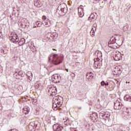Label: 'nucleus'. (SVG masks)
I'll list each match as a JSON object with an SVG mask.
<instances>
[{"label":"nucleus","instance_id":"obj_1","mask_svg":"<svg viewBox=\"0 0 131 131\" xmlns=\"http://www.w3.org/2000/svg\"><path fill=\"white\" fill-rule=\"evenodd\" d=\"M63 57L59 56H58V54H54L53 55L52 62L53 64H55V65H59V64H61V63L63 62Z\"/></svg>","mask_w":131,"mask_h":131},{"label":"nucleus","instance_id":"obj_2","mask_svg":"<svg viewBox=\"0 0 131 131\" xmlns=\"http://www.w3.org/2000/svg\"><path fill=\"white\" fill-rule=\"evenodd\" d=\"M58 10L65 14L67 12V5L65 3H62L58 7Z\"/></svg>","mask_w":131,"mask_h":131},{"label":"nucleus","instance_id":"obj_3","mask_svg":"<svg viewBox=\"0 0 131 131\" xmlns=\"http://www.w3.org/2000/svg\"><path fill=\"white\" fill-rule=\"evenodd\" d=\"M54 100H55V103L56 102L58 107H60L62 104H63V97L61 96L56 97Z\"/></svg>","mask_w":131,"mask_h":131},{"label":"nucleus","instance_id":"obj_4","mask_svg":"<svg viewBox=\"0 0 131 131\" xmlns=\"http://www.w3.org/2000/svg\"><path fill=\"white\" fill-rule=\"evenodd\" d=\"M52 80L54 83H60V80H61V77L58 75H53Z\"/></svg>","mask_w":131,"mask_h":131},{"label":"nucleus","instance_id":"obj_5","mask_svg":"<svg viewBox=\"0 0 131 131\" xmlns=\"http://www.w3.org/2000/svg\"><path fill=\"white\" fill-rule=\"evenodd\" d=\"M121 107H122V103L119 101L117 100L114 102V108L115 110H119V109H121Z\"/></svg>","mask_w":131,"mask_h":131},{"label":"nucleus","instance_id":"obj_6","mask_svg":"<svg viewBox=\"0 0 131 131\" xmlns=\"http://www.w3.org/2000/svg\"><path fill=\"white\" fill-rule=\"evenodd\" d=\"M116 40L112 38L108 41V47L111 48V49H116V46H115Z\"/></svg>","mask_w":131,"mask_h":131},{"label":"nucleus","instance_id":"obj_7","mask_svg":"<svg viewBox=\"0 0 131 131\" xmlns=\"http://www.w3.org/2000/svg\"><path fill=\"white\" fill-rule=\"evenodd\" d=\"M53 128L54 131H62L63 130V126L58 124H54L53 125Z\"/></svg>","mask_w":131,"mask_h":131},{"label":"nucleus","instance_id":"obj_8","mask_svg":"<svg viewBox=\"0 0 131 131\" xmlns=\"http://www.w3.org/2000/svg\"><path fill=\"white\" fill-rule=\"evenodd\" d=\"M97 31V24H94L93 27L92 28V30L90 32V34L92 37L95 36V32Z\"/></svg>","mask_w":131,"mask_h":131},{"label":"nucleus","instance_id":"obj_9","mask_svg":"<svg viewBox=\"0 0 131 131\" xmlns=\"http://www.w3.org/2000/svg\"><path fill=\"white\" fill-rule=\"evenodd\" d=\"M122 69H120V68H119L118 67H116L115 68V70H114V72H115V73H114V74H115L116 75H118L120 74L121 73V72H122Z\"/></svg>","mask_w":131,"mask_h":131},{"label":"nucleus","instance_id":"obj_10","mask_svg":"<svg viewBox=\"0 0 131 131\" xmlns=\"http://www.w3.org/2000/svg\"><path fill=\"white\" fill-rule=\"evenodd\" d=\"M115 61H119L120 60L122 59V55L121 54H116L114 57H113Z\"/></svg>","mask_w":131,"mask_h":131},{"label":"nucleus","instance_id":"obj_11","mask_svg":"<svg viewBox=\"0 0 131 131\" xmlns=\"http://www.w3.org/2000/svg\"><path fill=\"white\" fill-rule=\"evenodd\" d=\"M98 59H96V60H94L95 62H94V64L95 65V67L96 68H99V67H101V65H102V63L101 62H100V61H99L98 60Z\"/></svg>","mask_w":131,"mask_h":131},{"label":"nucleus","instance_id":"obj_12","mask_svg":"<svg viewBox=\"0 0 131 131\" xmlns=\"http://www.w3.org/2000/svg\"><path fill=\"white\" fill-rule=\"evenodd\" d=\"M124 100L125 101H128V102H131V96L130 95L127 94L124 96Z\"/></svg>","mask_w":131,"mask_h":131},{"label":"nucleus","instance_id":"obj_13","mask_svg":"<svg viewBox=\"0 0 131 131\" xmlns=\"http://www.w3.org/2000/svg\"><path fill=\"white\" fill-rule=\"evenodd\" d=\"M34 6H35V7H37L38 8L41 7V4L40 3V1L35 0Z\"/></svg>","mask_w":131,"mask_h":131},{"label":"nucleus","instance_id":"obj_14","mask_svg":"<svg viewBox=\"0 0 131 131\" xmlns=\"http://www.w3.org/2000/svg\"><path fill=\"white\" fill-rule=\"evenodd\" d=\"M59 106L57 104V102H55V99L53 100V103L52 105V108L54 109V110H57V108H58Z\"/></svg>","mask_w":131,"mask_h":131},{"label":"nucleus","instance_id":"obj_15","mask_svg":"<svg viewBox=\"0 0 131 131\" xmlns=\"http://www.w3.org/2000/svg\"><path fill=\"white\" fill-rule=\"evenodd\" d=\"M18 46H22L25 43V38H21L19 41L18 42Z\"/></svg>","mask_w":131,"mask_h":131},{"label":"nucleus","instance_id":"obj_16","mask_svg":"<svg viewBox=\"0 0 131 131\" xmlns=\"http://www.w3.org/2000/svg\"><path fill=\"white\" fill-rule=\"evenodd\" d=\"M42 23L43 25H46V27H49L50 25H51V24L48 22V20H45Z\"/></svg>","mask_w":131,"mask_h":131},{"label":"nucleus","instance_id":"obj_17","mask_svg":"<svg viewBox=\"0 0 131 131\" xmlns=\"http://www.w3.org/2000/svg\"><path fill=\"white\" fill-rule=\"evenodd\" d=\"M24 111H26V113H25V114H28L29 112H30V109L28 107H25L24 108Z\"/></svg>","mask_w":131,"mask_h":131},{"label":"nucleus","instance_id":"obj_18","mask_svg":"<svg viewBox=\"0 0 131 131\" xmlns=\"http://www.w3.org/2000/svg\"><path fill=\"white\" fill-rule=\"evenodd\" d=\"M63 123L65 125H70V121L69 120V119L68 118L63 122Z\"/></svg>","mask_w":131,"mask_h":131},{"label":"nucleus","instance_id":"obj_19","mask_svg":"<svg viewBox=\"0 0 131 131\" xmlns=\"http://www.w3.org/2000/svg\"><path fill=\"white\" fill-rule=\"evenodd\" d=\"M105 112H101L100 113H99V116L100 117H103V118H105Z\"/></svg>","mask_w":131,"mask_h":131},{"label":"nucleus","instance_id":"obj_20","mask_svg":"<svg viewBox=\"0 0 131 131\" xmlns=\"http://www.w3.org/2000/svg\"><path fill=\"white\" fill-rule=\"evenodd\" d=\"M96 54H97L98 58H101L102 57V52L101 51H97L96 52Z\"/></svg>","mask_w":131,"mask_h":131},{"label":"nucleus","instance_id":"obj_21","mask_svg":"<svg viewBox=\"0 0 131 131\" xmlns=\"http://www.w3.org/2000/svg\"><path fill=\"white\" fill-rule=\"evenodd\" d=\"M106 117V118H109L110 117V113L106 112L104 115V118Z\"/></svg>","mask_w":131,"mask_h":131},{"label":"nucleus","instance_id":"obj_22","mask_svg":"<svg viewBox=\"0 0 131 131\" xmlns=\"http://www.w3.org/2000/svg\"><path fill=\"white\" fill-rule=\"evenodd\" d=\"M95 17H96V15H95L94 13H93L91 15V16L89 17V20H91L90 19V18H91L92 20H94V19H95Z\"/></svg>","mask_w":131,"mask_h":131},{"label":"nucleus","instance_id":"obj_23","mask_svg":"<svg viewBox=\"0 0 131 131\" xmlns=\"http://www.w3.org/2000/svg\"><path fill=\"white\" fill-rule=\"evenodd\" d=\"M30 49L32 51V52H36V48H35V46L31 47Z\"/></svg>","mask_w":131,"mask_h":131},{"label":"nucleus","instance_id":"obj_24","mask_svg":"<svg viewBox=\"0 0 131 131\" xmlns=\"http://www.w3.org/2000/svg\"><path fill=\"white\" fill-rule=\"evenodd\" d=\"M123 30L125 32V31H127L128 30V26H125L123 28Z\"/></svg>","mask_w":131,"mask_h":131},{"label":"nucleus","instance_id":"obj_25","mask_svg":"<svg viewBox=\"0 0 131 131\" xmlns=\"http://www.w3.org/2000/svg\"><path fill=\"white\" fill-rule=\"evenodd\" d=\"M36 24L37 27H40L41 25V23L40 22V21H36Z\"/></svg>","mask_w":131,"mask_h":131},{"label":"nucleus","instance_id":"obj_26","mask_svg":"<svg viewBox=\"0 0 131 131\" xmlns=\"http://www.w3.org/2000/svg\"><path fill=\"white\" fill-rule=\"evenodd\" d=\"M94 76H95V75H94V73L91 72L90 76L89 77V79H93V78H94Z\"/></svg>","mask_w":131,"mask_h":131},{"label":"nucleus","instance_id":"obj_27","mask_svg":"<svg viewBox=\"0 0 131 131\" xmlns=\"http://www.w3.org/2000/svg\"><path fill=\"white\" fill-rule=\"evenodd\" d=\"M91 73H92V72L88 73L86 74V77L87 79H89L90 78V76H91Z\"/></svg>","mask_w":131,"mask_h":131},{"label":"nucleus","instance_id":"obj_28","mask_svg":"<svg viewBox=\"0 0 131 131\" xmlns=\"http://www.w3.org/2000/svg\"><path fill=\"white\" fill-rule=\"evenodd\" d=\"M15 36H12L11 39V41L12 42H13V43H15Z\"/></svg>","mask_w":131,"mask_h":131},{"label":"nucleus","instance_id":"obj_29","mask_svg":"<svg viewBox=\"0 0 131 131\" xmlns=\"http://www.w3.org/2000/svg\"><path fill=\"white\" fill-rule=\"evenodd\" d=\"M15 43H17V42L19 41V37H18V36H16L15 37Z\"/></svg>","mask_w":131,"mask_h":131},{"label":"nucleus","instance_id":"obj_30","mask_svg":"<svg viewBox=\"0 0 131 131\" xmlns=\"http://www.w3.org/2000/svg\"><path fill=\"white\" fill-rule=\"evenodd\" d=\"M39 88V85L38 84H35V88L36 90H38V89Z\"/></svg>","mask_w":131,"mask_h":131},{"label":"nucleus","instance_id":"obj_31","mask_svg":"<svg viewBox=\"0 0 131 131\" xmlns=\"http://www.w3.org/2000/svg\"><path fill=\"white\" fill-rule=\"evenodd\" d=\"M42 19L43 20V22H44L45 21H47V16L43 15V16H42Z\"/></svg>","mask_w":131,"mask_h":131},{"label":"nucleus","instance_id":"obj_32","mask_svg":"<svg viewBox=\"0 0 131 131\" xmlns=\"http://www.w3.org/2000/svg\"><path fill=\"white\" fill-rule=\"evenodd\" d=\"M101 86H104V85H105V81H102L101 83Z\"/></svg>","mask_w":131,"mask_h":131},{"label":"nucleus","instance_id":"obj_33","mask_svg":"<svg viewBox=\"0 0 131 131\" xmlns=\"http://www.w3.org/2000/svg\"><path fill=\"white\" fill-rule=\"evenodd\" d=\"M78 14H79V17H83V16H84V14H83L82 15L80 12H79Z\"/></svg>","mask_w":131,"mask_h":131},{"label":"nucleus","instance_id":"obj_34","mask_svg":"<svg viewBox=\"0 0 131 131\" xmlns=\"http://www.w3.org/2000/svg\"><path fill=\"white\" fill-rule=\"evenodd\" d=\"M79 8L80 9H81V10H83V6H82V5L80 6L79 7Z\"/></svg>","mask_w":131,"mask_h":131},{"label":"nucleus","instance_id":"obj_35","mask_svg":"<svg viewBox=\"0 0 131 131\" xmlns=\"http://www.w3.org/2000/svg\"><path fill=\"white\" fill-rule=\"evenodd\" d=\"M104 85L107 86V85H109V83H104Z\"/></svg>","mask_w":131,"mask_h":131},{"label":"nucleus","instance_id":"obj_36","mask_svg":"<svg viewBox=\"0 0 131 131\" xmlns=\"http://www.w3.org/2000/svg\"><path fill=\"white\" fill-rule=\"evenodd\" d=\"M2 86H4L5 88V84H4V83L2 84Z\"/></svg>","mask_w":131,"mask_h":131},{"label":"nucleus","instance_id":"obj_37","mask_svg":"<svg viewBox=\"0 0 131 131\" xmlns=\"http://www.w3.org/2000/svg\"><path fill=\"white\" fill-rule=\"evenodd\" d=\"M49 60L51 61V57H49Z\"/></svg>","mask_w":131,"mask_h":131},{"label":"nucleus","instance_id":"obj_38","mask_svg":"<svg viewBox=\"0 0 131 131\" xmlns=\"http://www.w3.org/2000/svg\"><path fill=\"white\" fill-rule=\"evenodd\" d=\"M66 71H67V72H68L69 71H68V69H66Z\"/></svg>","mask_w":131,"mask_h":131},{"label":"nucleus","instance_id":"obj_39","mask_svg":"<svg viewBox=\"0 0 131 131\" xmlns=\"http://www.w3.org/2000/svg\"><path fill=\"white\" fill-rule=\"evenodd\" d=\"M53 50V51H57L56 49H52Z\"/></svg>","mask_w":131,"mask_h":131},{"label":"nucleus","instance_id":"obj_40","mask_svg":"<svg viewBox=\"0 0 131 131\" xmlns=\"http://www.w3.org/2000/svg\"><path fill=\"white\" fill-rule=\"evenodd\" d=\"M10 131H14V129H10Z\"/></svg>","mask_w":131,"mask_h":131},{"label":"nucleus","instance_id":"obj_41","mask_svg":"<svg viewBox=\"0 0 131 131\" xmlns=\"http://www.w3.org/2000/svg\"><path fill=\"white\" fill-rule=\"evenodd\" d=\"M16 129H13V131H16Z\"/></svg>","mask_w":131,"mask_h":131},{"label":"nucleus","instance_id":"obj_42","mask_svg":"<svg viewBox=\"0 0 131 131\" xmlns=\"http://www.w3.org/2000/svg\"><path fill=\"white\" fill-rule=\"evenodd\" d=\"M55 91H57V88H55Z\"/></svg>","mask_w":131,"mask_h":131},{"label":"nucleus","instance_id":"obj_43","mask_svg":"<svg viewBox=\"0 0 131 131\" xmlns=\"http://www.w3.org/2000/svg\"><path fill=\"white\" fill-rule=\"evenodd\" d=\"M95 15H97V13H95Z\"/></svg>","mask_w":131,"mask_h":131},{"label":"nucleus","instance_id":"obj_44","mask_svg":"<svg viewBox=\"0 0 131 131\" xmlns=\"http://www.w3.org/2000/svg\"><path fill=\"white\" fill-rule=\"evenodd\" d=\"M31 75H32V73H31Z\"/></svg>","mask_w":131,"mask_h":131},{"label":"nucleus","instance_id":"obj_45","mask_svg":"<svg viewBox=\"0 0 131 131\" xmlns=\"http://www.w3.org/2000/svg\"><path fill=\"white\" fill-rule=\"evenodd\" d=\"M74 131H77V130H75Z\"/></svg>","mask_w":131,"mask_h":131}]
</instances>
